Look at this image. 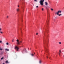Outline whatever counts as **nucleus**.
<instances>
[{"label":"nucleus","instance_id":"nucleus-20","mask_svg":"<svg viewBox=\"0 0 64 64\" xmlns=\"http://www.w3.org/2000/svg\"><path fill=\"white\" fill-rule=\"evenodd\" d=\"M3 50V49L2 48H0V50Z\"/></svg>","mask_w":64,"mask_h":64},{"label":"nucleus","instance_id":"nucleus-30","mask_svg":"<svg viewBox=\"0 0 64 64\" xmlns=\"http://www.w3.org/2000/svg\"><path fill=\"white\" fill-rule=\"evenodd\" d=\"M7 18H8V16H7Z\"/></svg>","mask_w":64,"mask_h":64},{"label":"nucleus","instance_id":"nucleus-21","mask_svg":"<svg viewBox=\"0 0 64 64\" xmlns=\"http://www.w3.org/2000/svg\"><path fill=\"white\" fill-rule=\"evenodd\" d=\"M6 44V45H8V42H7Z\"/></svg>","mask_w":64,"mask_h":64},{"label":"nucleus","instance_id":"nucleus-2","mask_svg":"<svg viewBox=\"0 0 64 64\" xmlns=\"http://www.w3.org/2000/svg\"><path fill=\"white\" fill-rule=\"evenodd\" d=\"M22 43V41H21L20 42H19V41L18 40H16V44L17 45H20V43Z\"/></svg>","mask_w":64,"mask_h":64},{"label":"nucleus","instance_id":"nucleus-3","mask_svg":"<svg viewBox=\"0 0 64 64\" xmlns=\"http://www.w3.org/2000/svg\"><path fill=\"white\" fill-rule=\"evenodd\" d=\"M44 48L45 49V51L46 52V53H48V49H47V48H46L45 46H44Z\"/></svg>","mask_w":64,"mask_h":64},{"label":"nucleus","instance_id":"nucleus-6","mask_svg":"<svg viewBox=\"0 0 64 64\" xmlns=\"http://www.w3.org/2000/svg\"><path fill=\"white\" fill-rule=\"evenodd\" d=\"M61 52H62L61 50H59V53H58V55L59 56H60V54H61Z\"/></svg>","mask_w":64,"mask_h":64},{"label":"nucleus","instance_id":"nucleus-34","mask_svg":"<svg viewBox=\"0 0 64 64\" xmlns=\"http://www.w3.org/2000/svg\"><path fill=\"white\" fill-rule=\"evenodd\" d=\"M34 54H35V53H34Z\"/></svg>","mask_w":64,"mask_h":64},{"label":"nucleus","instance_id":"nucleus-12","mask_svg":"<svg viewBox=\"0 0 64 64\" xmlns=\"http://www.w3.org/2000/svg\"><path fill=\"white\" fill-rule=\"evenodd\" d=\"M5 50H6V51H8L9 50V49H8L7 48H6Z\"/></svg>","mask_w":64,"mask_h":64},{"label":"nucleus","instance_id":"nucleus-18","mask_svg":"<svg viewBox=\"0 0 64 64\" xmlns=\"http://www.w3.org/2000/svg\"><path fill=\"white\" fill-rule=\"evenodd\" d=\"M46 23H47V25H48V21H46Z\"/></svg>","mask_w":64,"mask_h":64},{"label":"nucleus","instance_id":"nucleus-8","mask_svg":"<svg viewBox=\"0 0 64 64\" xmlns=\"http://www.w3.org/2000/svg\"><path fill=\"white\" fill-rule=\"evenodd\" d=\"M46 5H48V3L47 2H45Z\"/></svg>","mask_w":64,"mask_h":64},{"label":"nucleus","instance_id":"nucleus-28","mask_svg":"<svg viewBox=\"0 0 64 64\" xmlns=\"http://www.w3.org/2000/svg\"><path fill=\"white\" fill-rule=\"evenodd\" d=\"M2 30V29H1V28H0V30L1 31V30Z\"/></svg>","mask_w":64,"mask_h":64},{"label":"nucleus","instance_id":"nucleus-1","mask_svg":"<svg viewBox=\"0 0 64 64\" xmlns=\"http://www.w3.org/2000/svg\"><path fill=\"white\" fill-rule=\"evenodd\" d=\"M40 1L39 2L40 3V4L42 6H43L44 4V3L43 2H44V0H40Z\"/></svg>","mask_w":64,"mask_h":64},{"label":"nucleus","instance_id":"nucleus-19","mask_svg":"<svg viewBox=\"0 0 64 64\" xmlns=\"http://www.w3.org/2000/svg\"><path fill=\"white\" fill-rule=\"evenodd\" d=\"M42 11H43L44 10V8H42Z\"/></svg>","mask_w":64,"mask_h":64},{"label":"nucleus","instance_id":"nucleus-26","mask_svg":"<svg viewBox=\"0 0 64 64\" xmlns=\"http://www.w3.org/2000/svg\"><path fill=\"white\" fill-rule=\"evenodd\" d=\"M38 6H36V8H38Z\"/></svg>","mask_w":64,"mask_h":64},{"label":"nucleus","instance_id":"nucleus-11","mask_svg":"<svg viewBox=\"0 0 64 64\" xmlns=\"http://www.w3.org/2000/svg\"><path fill=\"white\" fill-rule=\"evenodd\" d=\"M17 12H19V8H18L17 10Z\"/></svg>","mask_w":64,"mask_h":64},{"label":"nucleus","instance_id":"nucleus-23","mask_svg":"<svg viewBox=\"0 0 64 64\" xmlns=\"http://www.w3.org/2000/svg\"><path fill=\"white\" fill-rule=\"evenodd\" d=\"M59 44H61V42H60Z\"/></svg>","mask_w":64,"mask_h":64},{"label":"nucleus","instance_id":"nucleus-33","mask_svg":"<svg viewBox=\"0 0 64 64\" xmlns=\"http://www.w3.org/2000/svg\"><path fill=\"white\" fill-rule=\"evenodd\" d=\"M44 42H45V41H44Z\"/></svg>","mask_w":64,"mask_h":64},{"label":"nucleus","instance_id":"nucleus-9","mask_svg":"<svg viewBox=\"0 0 64 64\" xmlns=\"http://www.w3.org/2000/svg\"><path fill=\"white\" fill-rule=\"evenodd\" d=\"M31 55L32 56H34V54H31Z\"/></svg>","mask_w":64,"mask_h":64},{"label":"nucleus","instance_id":"nucleus-27","mask_svg":"<svg viewBox=\"0 0 64 64\" xmlns=\"http://www.w3.org/2000/svg\"><path fill=\"white\" fill-rule=\"evenodd\" d=\"M48 56H46V58H48Z\"/></svg>","mask_w":64,"mask_h":64},{"label":"nucleus","instance_id":"nucleus-25","mask_svg":"<svg viewBox=\"0 0 64 64\" xmlns=\"http://www.w3.org/2000/svg\"><path fill=\"white\" fill-rule=\"evenodd\" d=\"M2 41L0 40V43H2Z\"/></svg>","mask_w":64,"mask_h":64},{"label":"nucleus","instance_id":"nucleus-17","mask_svg":"<svg viewBox=\"0 0 64 64\" xmlns=\"http://www.w3.org/2000/svg\"><path fill=\"white\" fill-rule=\"evenodd\" d=\"M12 41V42H14V40H13Z\"/></svg>","mask_w":64,"mask_h":64},{"label":"nucleus","instance_id":"nucleus-35","mask_svg":"<svg viewBox=\"0 0 64 64\" xmlns=\"http://www.w3.org/2000/svg\"><path fill=\"white\" fill-rule=\"evenodd\" d=\"M28 49H29V48H28Z\"/></svg>","mask_w":64,"mask_h":64},{"label":"nucleus","instance_id":"nucleus-13","mask_svg":"<svg viewBox=\"0 0 64 64\" xmlns=\"http://www.w3.org/2000/svg\"><path fill=\"white\" fill-rule=\"evenodd\" d=\"M6 63H9V62H8V60L6 61Z\"/></svg>","mask_w":64,"mask_h":64},{"label":"nucleus","instance_id":"nucleus-31","mask_svg":"<svg viewBox=\"0 0 64 64\" xmlns=\"http://www.w3.org/2000/svg\"><path fill=\"white\" fill-rule=\"evenodd\" d=\"M18 7H19V5L18 6Z\"/></svg>","mask_w":64,"mask_h":64},{"label":"nucleus","instance_id":"nucleus-16","mask_svg":"<svg viewBox=\"0 0 64 64\" xmlns=\"http://www.w3.org/2000/svg\"><path fill=\"white\" fill-rule=\"evenodd\" d=\"M0 33H1V34H2L3 33V32L1 31H0Z\"/></svg>","mask_w":64,"mask_h":64},{"label":"nucleus","instance_id":"nucleus-5","mask_svg":"<svg viewBox=\"0 0 64 64\" xmlns=\"http://www.w3.org/2000/svg\"><path fill=\"white\" fill-rule=\"evenodd\" d=\"M62 12L61 11V10H58L57 12H56L55 13L56 14H57V15H59V13H61Z\"/></svg>","mask_w":64,"mask_h":64},{"label":"nucleus","instance_id":"nucleus-10","mask_svg":"<svg viewBox=\"0 0 64 64\" xmlns=\"http://www.w3.org/2000/svg\"><path fill=\"white\" fill-rule=\"evenodd\" d=\"M39 63L40 64H41V63H42V62L41 60H40L39 61Z\"/></svg>","mask_w":64,"mask_h":64},{"label":"nucleus","instance_id":"nucleus-24","mask_svg":"<svg viewBox=\"0 0 64 64\" xmlns=\"http://www.w3.org/2000/svg\"><path fill=\"white\" fill-rule=\"evenodd\" d=\"M34 1L36 2H37V0H34Z\"/></svg>","mask_w":64,"mask_h":64},{"label":"nucleus","instance_id":"nucleus-22","mask_svg":"<svg viewBox=\"0 0 64 64\" xmlns=\"http://www.w3.org/2000/svg\"><path fill=\"white\" fill-rule=\"evenodd\" d=\"M3 59V58H1V60H2Z\"/></svg>","mask_w":64,"mask_h":64},{"label":"nucleus","instance_id":"nucleus-29","mask_svg":"<svg viewBox=\"0 0 64 64\" xmlns=\"http://www.w3.org/2000/svg\"><path fill=\"white\" fill-rule=\"evenodd\" d=\"M38 33H37L36 34V35H38Z\"/></svg>","mask_w":64,"mask_h":64},{"label":"nucleus","instance_id":"nucleus-14","mask_svg":"<svg viewBox=\"0 0 64 64\" xmlns=\"http://www.w3.org/2000/svg\"><path fill=\"white\" fill-rule=\"evenodd\" d=\"M58 15L59 16H61V15H62V14H58Z\"/></svg>","mask_w":64,"mask_h":64},{"label":"nucleus","instance_id":"nucleus-32","mask_svg":"<svg viewBox=\"0 0 64 64\" xmlns=\"http://www.w3.org/2000/svg\"><path fill=\"white\" fill-rule=\"evenodd\" d=\"M3 64H4V63H3Z\"/></svg>","mask_w":64,"mask_h":64},{"label":"nucleus","instance_id":"nucleus-7","mask_svg":"<svg viewBox=\"0 0 64 64\" xmlns=\"http://www.w3.org/2000/svg\"><path fill=\"white\" fill-rule=\"evenodd\" d=\"M50 17V14H48V17H47V20H48V19H49V17Z\"/></svg>","mask_w":64,"mask_h":64},{"label":"nucleus","instance_id":"nucleus-4","mask_svg":"<svg viewBox=\"0 0 64 64\" xmlns=\"http://www.w3.org/2000/svg\"><path fill=\"white\" fill-rule=\"evenodd\" d=\"M15 49L16 51H19V48L17 46H16L15 47Z\"/></svg>","mask_w":64,"mask_h":64},{"label":"nucleus","instance_id":"nucleus-15","mask_svg":"<svg viewBox=\"0 0 64 64\" xmlns=\"http://www.w3.org/2000/svg\"><path fill=\"white\" fill-rule=\"evenodd\" d=\"M50 10L51 11H53L54 10L53 8H51Z\"/></svg>","mask_w":64,"mask_h":64}]
</instances>
